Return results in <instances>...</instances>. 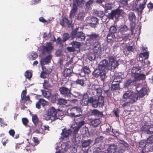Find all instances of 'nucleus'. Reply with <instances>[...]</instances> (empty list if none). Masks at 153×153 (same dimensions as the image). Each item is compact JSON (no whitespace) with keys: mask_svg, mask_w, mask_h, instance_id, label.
Segmentation results:
<instances>
[{"mask_svg":"<svg viewBox=\"0 0 153 153\" xmlns=\"http://www.w3.org/2000/svg\"><path fill=\"white\" fill-rule=\"evenodd\" d=\"M147 93L146 89L143 88L138 92L137 96L136 93L131 90H128L125 91V99L128 100L127 102L132 103L137 100V97H142Z\"/></svg>","mask_w":153,"mask_h":153,"instance_id":"obj_1","label":"nucleus"},{"mask_svg":"<svg viewBox=\"0 0 153 153\" xmlns=\"http://www.w3.org/2000/svg\"><path fill=\"white\" fill-rule=\"evenodd\" d=\"M104 97L103 96H99L97 99L95 97H90L89 103L94 108L103 107L104 105Z\"/></svg>","mask_w":153,"mask_h":153,"instance_id":"obj_2","label":"nucleus"},{"mask_svg":"<svg viewBox=\"0 0 153 153\" xmlns=\"http://www.w3.org/2000/svg\"><path fill=\"white\" fill-rule=\"evenodd\" d=\"M47 111L52 116V118L51 119V121H54L58 119L61 120L62 118V117H61V118L60 117H59L57 116V114H59V112H61L59 109H56L54 107H51L48 109ZM59 114H61L59 113Z\"/></svg>","mask_w":153,"mask_h":153,"instance_id":"obj_3","label":"nucleus"},{"mask_svg":"<svg viewBox=\"0 0 153 153\" xmlns=\"http://www.w3.org/2000/svg\"><path fill=\"white\" fill-rule=\"evenodd\" d=\"M75 123L76 126H75L73 128L74 130L73 132V134L74 137H76V135L77 134L79 129L82 126L85 124V121L82 120L80 118H78L77 120H76Z\"/></svg>","mask_w":153,"mask_h":153,"instance_id":"obj_4","label":"nucleus"},{"mask_svg":"<svg viewBox=\"0 0 153 153\" xmlns=\"http://www.w3.org/2000/svg\"><path fill=\"white\" fill-rule=\"evenodd\" d=\"M71 89L66 87L62 86L59 88V91L60 94L68 98L73 97V95L71 93Z\"/></svg>","mask_w":153,"mask_h":153,"instance_id":"obj_5","label":"nucleus"},{"mask_svg":"<svg viewBox=\"0 0 153 153\" xmlns=\"http://www.w3.org/2000/svg\"><path fill=\"white\" fill-rule=\"evenodd\" d=\"M123 14V10L122 9L117 8L116 10H113L110 13H108V17L111 19H113L114 17L120 16Z\"/></svg>","mask_w":153,"mask_h":153,"instance_id":"obj_6","label":"nucleus"},{"mask_svg":"<svg viewBox=\"0 0 153 153\" xmlns=\"http://www.w3.org/2000/svg\"><path fill=\"white\" fill-rule=\"evenodd\" d=\"M71 40L74 39L75 38L77 39L79 41H84L85 38V35L82 31L78 32L76 33L75 31L72 32V36H70Z\"/></svg>","mask_w":153,"mask_h":153,"instance_id":"obj_7","label":"nucleus"},{"mask_svg":"<svg viewBox=\"0 0 153 153\" xmlns=\"http://www.w3.org/2000/svg\"><path fill=\"white\" fill-rule=\"evenodd\" d=\"M106 72L99 68L95 70L93 73V75L95 77H100L102 80L104 81L105 77Z\"/></svg>","mask_w":153,"mask_h":153,"instance_id":"obj_8","label":"nucleus"},{"mask_svg":"<svg viewBox=\"0 0 153 153\" xmlns=\"http://www.w3.org/2000/svg\"><path fill=\"white\" fill-rule=\"evenodd\" d=\"M70 116L71 117H78L82 113V110L79 106H75L71 108L70 110Z\"/></svg>","mask_w":153,"mask_h":153,"instance_id":"obj_9","label":"nucleus"},{"mask_svg":"<svg viewBox=\"0 0 153 153\" xmlns=\"http://www.w3.org/2000/svg\"><path fill=\"white\" fill-rule=\"evenodd\" d=\"M88 37V41L90 44H93L95 42L99 41L100 39L99 35L95 33H92L91 34L87 35Z\"/></svg>","mask_w":153,"mask_h":153,"instance_id":"obj_10","label":"nucleus"},{"mask_svg":"<svg viewBox=\"0 0 153 153\" xmlns=\"http://www.w3.org/2000/svg\"><path fill=\"white\" fill-rule=\"evenodd\" d=\"M99 68L103 71H105L106 73L107 71L110 70V63L107 60L104 59L100 62Z\"/></svg>","mask_w":153,"mask_h":153,"instance_id":"obj_11","label":"nucleus"},{"mask_svg":"<svg viewBox=\"0 0 153 153\" xmlns=\"http://www.w3.org/2000/svg\"><path fill=\"white\" fill-rule=\"evenodd\" d=\"M90 97L87 93L84 94L82 96V99L80 100V104L83 106H86L89 103Z\"/></svg>","mask_w":153,"mask_h":153,"instance_id":"obj_12","label":"nucleus"},{"mask_svg":"<svg viewBox=\"0 0 153 153\" xmlns=\"http://www.w3.org/2000/svg\"><path fill=\"white\" fill-rule=\"evenodd\" d=\"M53 49V47L51 43L50 42H47L46 43V45L42 46V51L43 53L50 52Z\"/></svg>","mask_w":153,"mask_h":153,"instance_id":"obj_13","label":"nucleus"},{"mask_svg":"<svg viewBox=\"0 0 153 153\" xmlns=\"http://www.w3.org/2000/svg\"><path fill=\"white\" fill-rule=\"evenodd\" d=\"M89 19V20H90L91 22H88L89 24V25L91 27L93 28H95L96 27V25L98 23L99 19L95 17H93L91 18L89 17L88 18V19H86V21L88 22V20Z\"/></svg>","mask_w":153,"mask_h":153,"instance_id":"obj_14","label":"nucleus"},{"mask_svg":"<svg viewBox=\"0 0 153 153\" xmlns=\"http://www.w3.org/2000/svg\"><path fill=\"white\" fill-rule=\"evenodd\" d=\"M48 105V102L47 101L43 99H40L39 100L36 102V107L39 109L41 108V105H42L43 107L47 106Z\"/></svg>","mask_w":153,"mask_h":153,"instance_id":"obj_15","label":"nucleus"},{"mask_svg":"<svg viewBox=\"0 0 153 153\" xmlns=\"http://www.w3.org/2000/svg\"><path fill=\"white\" fill-rule=\"evenodd\" d=\"M142 131L147 134L153 133V125H145L142 128Z\"/></svg>","mask_w":153,"mask_h":153,"instance_id":"obj_16","label":"nucleus"},{"mask_svg":"<svg viewBox=\"0 0 153 153\" xmlns=\"http://www.w3.org/2000/svg\"><path fill=\"white\" fill-rule=\"evenodd\" d=\"M146 48H143V52L140 53L139 55V58L146 59H148L149 56V52L147 51Z\"/></svg>","mask_w":153,"mask_h":153,"instance_id":"obj_17","label":"nucleus"},{"mask_svg":"<svg viewBox=\"0 0 153 153\" xmlns=\"http://www.w3.org/2000/svg\"><path fill=\"white\" fill-rule=\"evenodd\" d=\"M73 67L70 66L69 68H64L63 73V76L65 77L70 76L73 72Z\"/></svg>","mask_w":153,"mask_h":153,"instance_id":"obj_18","label":"nucleus"},{"mask_svg":"<svg viewBox=\"0 0 153 153\" xmlns=\"http://www.w3.org/2000/svg\"><path fill=\"white\" fill-rule=\"evenodd\" d=\"M91 115L95 117L101 118L103 117L102 111H100L96 109H94L91 111Z\"/></svg>","mask_w":153,"mask_h":153,"instance_id":"obj_19","label":"nucleus"},{"mask_svg":"<svg viewBox=\"0 0 153 153\" xmlns=\"http://www.w3.org/2000/svg\"><path fill=\"white\" fill-rule=\"evenodd\" d=\"M52 58L51 55L49 54L46 57L43 58L40 60V63L42 66L43 65L47 64L51 62V59Z\"/></svg>","mask_w":153,"mask_h":153,"instance_id":"obj_20","label":"nucleus"},{"mask_svg":"<svg viewBox=\"0 0 153 153\" xmlns=\"http://www.w3.org/2000/svg\"><path fill=\"white\" fill-rule=\"evenodd\" d=\"M89 123L93 126L96 127L100 124L101 121L99 119H91L90 120Z\"/></svg>","mask_w":153,"mask_h":153,"instance_id":"obj_21","label":"nucleus"},{"mask_svg":"<svg viewBox=\"0 0 153 153\" xmlns=\"http://www.w3.org/2000/svg\"><path fill=\"white\" fill-rule=\"evenodd\" d=\"M123 86H121V84L112 82L111 85V90L114 91L118 90L119 88H124V84L123 83Z\"/></svg>","mask_w":153,"mask_h":153,"instance_id":"obj_22","label":"nucleus"},{"mask_svg":"<svg viewBox=\"0 0 153 153\" xmlns=\"http://www.w3.org/2000/svg\"><path fill=\"white\" fill-rule=\"evenodd\" d=\"M72 132V131L70 129L67 130L64 128L62 129L61 135L63 138H67L70 135Z\"/></svg>","mask_w":153,"mask_h":153,"instance_id":"obj_23","label":"nucleus"},{"mask_svg":"<svg viewBox=\"0 0 153 153\" xmlns=\"http://www.w3.org/2000/svg\"><path fill=\"white\" fill-rule=\"evenodd\" d=\"M32 121L35 126L39 125V127H41L42 125V123L41 121H39V119L36 115H35L32 116Z\"/></svg>","mask_w":153,"mask_h":153,"instance_id":"obj_24","label":"nucleus"},{"mask_svg":"<svg viewBox=\"0 0 153 153\" xmlns=\"http://www.w3.org/2000/svg\"><path fill=\"white\" fill-rule=\"evenodd\" d=\"M77 10L78 7L77 5H76L75 4L73 3L72 8L71 10L69 15V17L70 18H72L74 17Z\"/></svg>","mask_w":153,"mask_h":153,"instance_id":"obj_25","label":"nucleus"},{"mask_svg":"<svg viewBox=\"0 0 153 153\" xmlns=\"http://www.w3.org/2000/svg\"><path fill=\"white\" fill-rule=\"evenodd\" d=\"M110 87L109 85L105 84L103 85L102 89L105 93L107 94V96L108 97H110L111 93L109 91Z\"/></svg>","mask_w":153,"mask_h":153,"instance_id":"obj_26","label":"nucleus"},{"mask_svg":"<svg viewBox=\"0 0 153 153\" xmlns=\"http://www.w3.org/2000/svg\"><path fill=\"white\" fill-rule=\"evenodd\" d=\"M43 86L44 89H48L51 88L52 85L49 83V79L44 80Z\"/></svg>","mask_w":153,"mask_h":153,"instance_id":"obj_27","label":"nucleus"},{"mask_svg":"<svg viewBox=\"0 0 153 153\" xmlns=\"http://www.w3.org/2000/svg\"><path fill=\"white\" fill-rule=\"evenodd\" d=\"M133 77L134 79V81H136L145 79V76L144 74H137V75H135V76Z\"/></svg>","mask_w":153,"mask_h":153,"instance_id":"obj_28","label":"nucleus"},{"mask_svg":"<svg viewBox=\"0 0 153 153\" xmlns=\"http://www.w3.org/2000/svg\"><path fill=\"white\" fill-rule=\"evenodd\" d=\"M140 72V68L139 67H134L131 70V73L133 74L132 76L133 77L135 76V75L139 74V73Z\"/></svg>","mask_w":153,"mask_h":153,"instance_id":"obj_29","label":"nucleus"},{"mask_svg":"<svg viewBox=\"0 0 153 153\" xmlns=\"http://www.w3.org/2000/svg\"><path fill=\"white\" fill-rule=\"evenodd\" d=\"M119 149L118 150V153H124V142L122 141V143H120L118 144Z\"/></svg>","mask_w":153,"mask_h":153,"instance_id":"obj_30","label":"nucleus"},{"mask_svg":"<svg viewBox=\"0 0 153 153\" xmlns=\"http://www.w3.org/2000/svg\"><path fill=\"white\" fill-rule=\"evenodd\" d=\"M92 141L90 139L85 140L82 142V146L83 148H86L90 146Z\"/></svg>","mask_w":153,"mask_h":153,"instance_id":"obj_31","label":"nucleus"},{"mask_svg":"<svg viewBox=\"0 0 153 153\" xmlns=\"http://www.w3.org/2000/svg\"><path fill=\"white\" fill-rule=\"evenodd\" d=\"M25 149L28 153H30L34 151L35 149V147L32 144H29L26 146Z\"/></svg>","mask_w":153,"mask_h":153,"instance_id":"obj_32","label":"nucleus"},{"mask_svg":"<svg viewBox=\"0 0 153 153\" xmlns=\"http://www.w3.org/2000/svg\"><path fill=\"white\" fill-rule=\"evenodd\" d=\"M115 38L114 34L109 33L107 36V40L108 42H110Z\"/></svg>","mask_w":153,"mask_h":153,"instance_id":"obj_33","label":"nucleus"},{"mask_svg":"<svg viewBox=\"0 0 153 153\" xmlns=\"http://www.w3.org/2000/svg\"><path fill=\"white\" fill-rule=\"evenodd\" d=\"M118 34L122 39H124V26L122 27L119 30Z\"/></svg>","mask_w":153,"mask_h":153,"instance_id":"obj_34","label":"nucleus"},{"mask_svg":"<svg viewBox=\"0 0 153 153\" xmlns=\"http://www.w3.org/2000/svg\"><path fill=\"white\" fill-rule=\"evenodd\" d=\"M117 148L118 147L117 145L114 144H111L109 146V151H110L111 153H114Z\"/></svg>","mask_w":153,"mask_h":153,"instance_id":"obj_35","label":"nucleus"},{"mask_svg":"<svg viewBox=\"0 0 153 153\" xmlns=\"http://www.w3.org/2000/svg\"><path fill=\"white\" fill-rule=\"evenodd\" d=\"M71 44L74 48H79L81 45L80 42L76 41H73Z\"/></svg>","mask_w":153,"mask_h":153,"instance_id":"obj_36","label":"nucleus"},{"mask_svg":"<svg viewBox=\"0 0 153 153\" xmlns=\"http://www.w3.org/2000/svg\"><path fill=\"white\" fill-rule=\"evenodd\" d=\"M122 79L119 76H116L114 78L112 82L121 84L122 82Z\"/></svg>","mask_w":153,"mask_h":153,"instance_id":"obj_37","label":"nucleus"},{"mask_svg":"<svg viewBox=\"0 0 153 153\" xmlns=\"http://www.w3.org/2000/svg\"><path fill=\"white\" fill-rule=\"evenodd\" d=\"M74 83L83 86L85 84V80L84 79H78L74 82Z\"/></svg>","mask_w":153,"mask_h":153,"instance_id":"obj_38","label":"nucleus"},{"mask_svg":"<svg viewBox=\"0 0 153 153\" xmlns=\"http://www.w3.org/2000/svg\"><path fill=\"white\" fill-rule=\"evenodd\" d=\"M118 65V62L116 60L110 63V70L111 69H115Z\"/></svg>","mask_w":153,"mask_h":153,"instance_id":"obj_39","label":"nucleus"},{"mask_svg":"<svg viewBox=\"0 0 153 153\" xmlns=\"http://www.w3.org/2000/svg\"><path fill=\"white\" fill-rule=\"evenodd\" d=\"M84 1V0H74L73 3L75 4L77 7H82L83 3Z\"/></svg>","mask_w":153,"mask_h":153,"instance_id":"obj_40","label":"nucleus"},{"mask_svg":"<svg viewBox=\"0 0 153 153\" xmlns=\"http://www.w3.org/2000/svg\"><path fill=\"white\" fill-rule=\"evenodd\" d=\"M42 93L44 97L47 98L49 97L51 95V92L48 91L43 90Z\"/></svg>","mask_w":153,"mask_h":153,"instance_id":"obj_41","label":"nucleus"},{"mask_svg":"<svg viewBox=\"0 0 153 153\" xmlns=\"http://www.w3.org/2000/svg\"><path fill=\"white\" fill-rule=\"evenodd\" d=\"M58 104L61 105H65L67 103V101L66 100L63 98H59L57 100Z\"/></svg>","mask_w":153,"mask_h":153,"instance_id":"obj_42","label":"nucleus"},{"mask_svg":"<svg viewBox=\"0 0 153 153\" xmlns=\"http://www.w3.org/2000/svg\"><path fill=\"white\" fill-rule=\"evenodd\" d=\"M93 51L94 53L96 55H99L101 53V48L100 47L99 48L95 47L93 48Z\"/></svg>","mask_w":153,"mask_h":153,"instance_id":"obj_43","label":"nucleus"},{"mask_svg":"<svg viewBox=\"0 0 153 153\" xmlns=\"http://www.w3.org/2000/svg\"><path fill=\"white\" fill-rule=\"evenodd\" d=\"M43 119L47 121L51 120L52 118V116L49 114L48 112L47 111L43 116Z\"/></svg>","mask_w":153,"mask_h":153,"instance_id":"obj_44","label":"nucleus"},{"mask_svg":"<svg viewBox=\"0 0 153 153\" xmlns=\"http://www.w3.org/2000/svg\"><path fill=\"white\" fill-rule=\"evenodd\" d=\"M63 37H62V42H64L67 40L68 39L70 38V36L68 33H64L63 34Z\"/></svg>","mask_w":153,"mask_h":153,"instance_id":"obj_45","label":"nucleus"},{"mask_svg":"<svg viewBox=\"0 0 153 153\" xmlns=\"http://www.w3.org/2000/svg\"><path fill=\"white\" fill-rule=\"evenodd\" d=\"M134 79H128L126 81L125 86L126 85V86H127L133 84L134 82H135V81H134ZM128 89V88L126 87L125 86V91L127 90Z\"/></svg>","mask_w":153,"mask_h":153,"instance_id":"obj_46","label":"nucleus"},{"mask_svg":"<svg viewBox=\"0 0 153 153\" xmlns=\"http://www.w3.org/2000/svg\"><path fill=\"white\" fill-rule=\"evenodd\" d=\"M117 30V29L116 27L114 26H111L110 27L109 33L114 34V33H116Z\"/></svg>","mask_w":153,"mask_h":153,"instance_id":"obj_47","label":"nucleus"},{"mask_svg":"<svg viewBox=\"0 0 153 153\" xmlns=\"http://www.w3.org/2000/svg\"><path fill=\"white\" fill-rule=\"evenodd\" d=\"M85 13L83 12H80L78 15L77 19L79 21H82L85 17Z\"/></svg>","mask_w":153,"mask_h":153,"instance_id":"obj_48","label":"nucleus"},{"mask_svg":"<svg viewBox=\"0 0 153 153\" xmlns=\"http://www.w3.org/2000/svg\"><path fill=\"white\" fill-rule=\"evenodd\" d=\"M129 19L130 21L132 22L134 21L135 19V17L133 13H130L129 14Z\"/></svg>","mask_w":153,"mask_h":153,"instance_id":"obj_49","label":"nucleus"},{"mask_svg":"<svg viewBox=\"0 0 153 153\" xmlns=\"http://www.w3.org/2000/svg\"><path fill=\"white\" fill-rule=\"evenodd\" d=\"M96 55L94 53H90L88 56V59L91 61L94 60L96 59Z\"/></svg>","mask_w":153,"mask_h":153,"instance_id":"obj_50","label":"nucleus"},{"mask_svg":"<svg viewBox=\"0 0 153 153\" xmlns=\"http://www.w3.org/2000/svg\"><path fill=\"white\" fill-rule=\"evenodd\" d=\"M49 74V73L47 72V73L46 72L43 71L41 72L40 76L42 78L44 79L47 78L48 76V74Z\"/></svg>","mask_w":153,"mask_h":153,"instance_id":"obj_51","label":"nucleus"},{"mask_svg":"<svg viewBox=\"0 0 153 153\" xmlns=\"http://www.w3.org/2000/svg\"><path fill=\"white\" fill-rule=\"evenodd\" d=\"M112 8V7L111 4L108 3H107L105 4V12L107 13L108 12L107 10H110Z\"/></svg>","mask_w":153,"mask_h":153,"instance_id":"obj_52","label":"nucleus"},{"mask_svg":"<svg viewBox=\"0 0 153 153\" xmlns=\"http://www.w3.org/2000/svg\"><path fill=\"white\" fill-rule=\"evenodd\" d=\"M97 92L96 95L98 97L102 96L101 94L102 93V90L100 87L97 88L96 91Z\"/></svg>","mask_w":153,"mask_h":153,"instance_id":"obj_53","label":"nucleus"},{"mask_svg":"<svg viewBox=\"0 0 153 153\" xmlns=\"http://www.w3.org/2000/svg\"><path fill=\"white\" fill-rule=\"evenodd\" d=\"M25 76L27 78L30 79L32 77V74L28 71H26L25 74Z\"/></svg>","mask_w":153,"mask_h":153,"instance_id":"obj_54","label":"nucleus"},{"mask_svg":"<svg viewBox=\"0 0 153 153\" xmlns=\"http://www.w3.org/2000/svg\"><path fill=\"white\" fill-rule=\"evenodd\" d=\"M98 85H97L90 84L89 89L91 90L92 93H93V91H96L97 88L96 87Z\"/></svg>","mask_w":153,"mask_h":153,"instance_id":"obj_55","label":"nucleus"},{"mask_svg":"<svg viewBox=\"0 0 153 153\" xmlns=\"http://www.w3.org/2000/svg\"><path fill=\"white\" fill-rule=\"evenodd\" d=\"M139 60L141 61V62L142 63V65L143 67H144L146 66V65H148L150 63V62L149 61H145L144 59H141L140 58H139Z\"/></svg>","mask_w":153,"mask_h":153,"instance_id":"obj_56","label":"nucleus"},{"mask_svg":"<svg viewBox=\"0 0 153 153\" xmlns=\"http://www.w3.org/2000/svg\"><path fill=\"white\" fill-rule=\"evenodd\" d=\"M83 70L85 74H88L91 72L89 68L87 66H84L83 68Z\"/></svg>","mask_w":153,"mask_h":153,"instance_id":"obj_57","label":"nucleus"},{"mask_svg":"<svg viewBox=\"0 0 153 153\" xmlns=\"http://www.w3.org/2000/svg\"><path fill=\"white\" fill-rule=\"evenodd\" d=\"M124 94L123 95L122 99L120 100L119 105L120 107H124Z\"/></svg>","mask_w":153,"mask_h":153,"instance_id":"obj_58","label":"nucleus"},{"mask_svg":"<svg viewBox=\"0 0 153 153\" xmlns=\"http://www.w3.org/2000/svg\"><path fill=\"white\" fill-rule=\"evenodd\" d=\"M22 121L23 124L26 126L27 125L29 122L28 120L26 118H23Z\"/></svg>","mask_w":153,"mask_h":153,"instance_id":"obj_59","label":"nucleus"},{"mask_svg":"<svg viewBox=\"0 0 153 153\" xmlns=\"http://www.w3.org/2000/svg\"><path fill=\"white\" fill-rule=\"evenodd\" d=\"M94 2V0H89L86 3L85 6L86 8L88 9L90 6Z\"/></svg>","mask_w":153,"mask_h":153,"instance_id":"obj_60","label":"nucleus"},{"mask_svg":"<svg viewBox=\"0 0 153 153\" xmlns=\"http://www.w3.org/2000/svg\"><path fill=\"white\" fill-rule=\"evenodd\" d=\"M30 59L32 60H34L36 58L38 57L37 54L35 52H33L31 53Z\"/></svg>","mask_w":153,"mask_h":153,"instance_id":"obj_61","label":"nucleus"},{"mask_svg":"<svg viewBox=\"0 0 153 153\" xmlns=\"http://www.w3.org/2000/svg\"><path fill=\"white\" fill-rule=\"evenodd\" d=\"M146 146V141L145 140H141L139 143V147L144 148Z\"/></svg>","mask_w":153,"mask_h":153,"instance_id":"obj_62","label":"nucleus"},{"mask_svg":"<svg viewBox=\"0 0 153 153\" xmlns=\"http://www.w3.org/2000/svg\"><path fill=\"white\" fill-rule=\"evenodd\" d=\"M96 14L98 16L101 18L103 16L104 14L103 11H98L96 12Z\"/></svg>","mask_w":153,"mask_h":153,"instance_id":"obj_63","label":"nucleus"},{"mask_svg":"<svg viewBox=\"0 0 153 153\" xmlns=\"http://www.w3.org/2000/svg\"><path fill=\"white\" fill-rule=\"evenodd\" d=\"M147 143L150 144H152L153 143V135L151 136L147 139Z\"/></svg>","mask_w":153,"mask_h":153,"instance_id":"obj_64","label":"nucleus"}]
</instances>
